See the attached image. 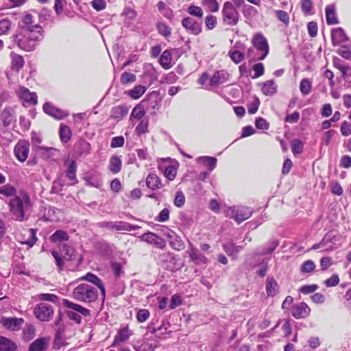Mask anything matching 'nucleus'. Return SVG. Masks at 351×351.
Segmentation results:
<instances>
[{
    "instance_id": "1",
    "label": "nucleus",
    "mask_w": 351,
    "mask_h": 351,
    "mask_svg": "<svg viewBox=\"0 0 351 351\" xmlns=\"http://www.w3.org/2000/svg\"><path fill=\"white\" fill-rule=\"evenodd\" d=\"M37 31L31 32L29 27H19L15 34L10 37V49L17 47L25 51H34L38 42L43 38V30L40 25L35 27Z\"/></svg>"
},
{
    "instance_id": "2",
    "label": "nucleus",
    "mask_w": 351,
    "mask_h": 351,
    "mask_svg": "<svg viewBox=\"0 0 351 351\" xmlns=\"http://www.w3.org/2000/svg\"><path fill=\"white\" fill-rule=\"evenodd\" d=\"M8 205L13 219L19 221L28 219L33 206L29 195L25 191H21L12 197Z\"/></svg>"
},
{
    "instance_id": "3",
    "label": "nucleus",
    "mask_w": 351,
    "mask_h": 351,
    "mask_svg": "<svg viewBox=\"0 0 351 351\" xmlns=\"http://www.w3.org/2000/svg\"><path fill=\"white\" fill-rule=\"evenodd\" d=\"M73 297L86 304L95 302L98 298L97 289L88 283L78 285L73 291Z\"/></svg>"
},
{
    "instance_id": "4",
    "label": "nucleus",
    "mask_w": 351,
    "mask_h": 351,
    "mask_svg": "<svg viewBox=\"0 0 351 351\" xmlns=\"http://www.w3.org/2000/svg\"><path fill=\"white\" fill-rule=\"evenodd\" d=\"M62 304L66 308L71 309V311H66V315L71 320L74 321L77 324H80L82 322L81 315L84 317L90 315V311L88 308L80 304H75L68 299H63Z\"/></svg>"
},
{
    "instance_id": "5",
    "label": "nucleus",
    "mask_w": 351,
    "mask_h": 351,
    "mask_svg": "<svg viewBox=\"0 0 351 351\" xmlns=\"http://www.w3.org/2000/svg\"><path fill=\"white\" fill-rule=\"evenodd\" d=\"M51 253L59 271L62 270L65 261H71L75 257L74 249L67 244L62 245L60 252L52 250Z\"/></svg>"
},
{
    "instance_id": "6",
    "label": "nucleus",
    "mask_w": 351,
    "mask_h": 351,
    "mask_svg": "<svg viewBox=\"0 0 351 351\" xmlns=\"http://www.w3.org/2000/svg\"><path fill=\"white\" fill-rule=\"evenodd\" d=\"M222 16L223 22L228 25L234 26L238 23L239 14L233 3L230 1L224 3Z\"/></svg>"
},
{
    "instance_id": "7",
    "label": "nucleus",
    "mask_w": 351,
    "mask_h": 351,
    "mask_svg": "<svg viewBox=\"0 0 351 351\" xmlns=\"http://www.w3.org/2000/svg\"><path fill=\"white\" fill-rule=\"evenodd\" d=\"M34 313L38 320L49 322L53 317L54 311L51 305L46 303H40L35 306Z\"/></svg>"
},
{
    "instance_id": "8",
    "label": "nucleus",
    "mask_w": 351,
    "mask_h": 351,
    "mask_svg": "<svg viewBox=\"0 0 351 351\" xmlns=\"http://www.w3.org/2000/svg\"><path fill=\"white\" fill-rule=\"evenodd\" d=\"M228 213L239 223L250 218L252 214V210L246 206H234L228 209Z\"/></svg>"
},
{
    "instance_id": "9",
    "label": "nucleus",
    "mask_w": 351,
    "mask_h": 351,
    "mask_svg": "<svg viewBox=\"0 0 351 351\" xmlns=\"http://www.w3.org/2000/svg\"><path fill=\"white\" fill-rule=\"evenodd\" d=\"M252 44L259 53L261 58H266L269 53V45L266 38L261 33H256L252 39Z\"/></svg>"
},
{
    "instance_id": "10",
    "label": "nucleus",
    "mask_w": 351,
    "mask_h": 351,
    "mask_svg": "<svg viewBox=\"0 0 351 351\" xmlns=\"http://www.w3.org/2000/svg\"><path fill=\"white\" fill-rule=\"evenodd\" d=\"M138 239L140 241L152 245L159 249L163 250L166 247L165 241L158 234L150 231H147L142 235L138 236Z\"/></svg>"
},
{
    "instance_id": "11",
    "label": "nucleus",
    "mask_w": 351,
    "mask_h": 351,
    "mask_svg": "<svg viewBox=\"0 0 351 351\" xmlns=\"http://www.w3.org/2000/svg\"><path fill=\"white\" fill-rule=\"evenodd\" d=\"M29 143L25 140H20L15 145L14 154L16 158L21 162H25L29 152Z\"/></svg>"
},
{
    "instance_id": "12",
    "label": "nucleus",
    "mask_w": 351,
    "mask_h": 351,
    "mask_svg": "<svg viewBox=\"0 0 351 351\" xmlns=\"http://www.w3.org/2000/svg\"><path fill=\"white\" fill-rule=\"evenodd\" d=\"M18 95L25 106L36 105L38 102L36 93L31 92L27 88L20 87Z\"/></svg>"
},
{
    "instance_id": "13",
    "label": "nucleus",
    "mask_w": 351,
    "mask_h": 351,
    "mask_svg": "<svg viewBox=\"0 0 351 351\" xmlns=\"http://www.w3.org/2000/svg\"><path fill=\"white\" fill-rule=\"evenodd\" d=\"M43 109L46 114L58 120L62 119L69 115L68 112L57 108L49 102L44 104Z\"/></svg>"
},
{
    "instance_id": "14",
    "label": "nucleus",
    "mask_w": 351,
    "mask_h": 351,
    "mask_svg": "<svg viewBox=\"0 0 351 351\" xmlns=\"http://www.w3.org/2000/svg\"><path fill=\"white\" fill-rule=\"evenodd\" d=\"M0 322L5 328L12 331H17L20 330L23 324L24 319L23 318L3 317Z\"/></svg>"
},
{
    "instance_id": "15",
    "label": "nucleus",
    "mask_w": 351,
    "mask_h": 351,
    "mask_svg": "<svg viewBox=\"0 0 351 351\" xmlns=\"http://www.w3.org/2000/svg\"><path fill=\"white\" fill-rule=\"evenodd\" d=\"M310 311V308L305 302H300L291 307V313L295 319H302L306 317Z\"/></svg>"
},
{
    "instance_id": "16",
    "label": "nucleus",
    "mask_w": 351,
    "mask_h": 351,
    "mask_svg": "<svg viewBox=\"0 0 351 351\" xmlns=\"http://www.w3.org/2000/svg\"><path fill=\"white\" fill-rule=\"evenodd\" d=\"M182 26L194 35H198L202 32L201 24L191 17L184 18L182 21Z\"/></svg>"
},
{
    "instance_id": "17",
    "label": "nucleus",
    "mask_w": 351,
    "mask_h": 351,
    "mask_svg": "<svg viewBox=\"0 0 351 351\" xmlns=\"http://www.w3.org/2000/svg\"><path fill=\"white\" fill-rule=\"evenodd\" d=\"M0 119L5 127L10 125L12 122H15L16 119L14 108L5 107L0 114Z\"/></svg>"
},
{
    "instance_id": "18",
    "label": "nucleus",
    "mask_w": 351,
    "mask_h": 351,
    "mask_svg": "<svg viewBox=\"0 0 351 351\" xmlns=\"http://www.w3.org/2000/svg\"><path fill=\"white\" fill-rule=\"evenodd\" d=\"M132 335L133 332L131 330L129 329L128 326L120 328L114 338V341L112 343V346L115 347L120 343L128 341Z\"/></svg>"
},
{
    "instance_id": "19",
    "label": "nucleus",
    "mask_w": 351,
    "mask_h": 351,
    "mask_svg": "<svg viewBox=\"0 0 351 351\" xmlns=\"http://www.w3.org/2000/svg\"><path fill=\"white\" fill-rule=\"evenodd\" d=\"M49 341V337L38 338L29 345L28 351H47Z\"/></svg>"
},
{
    "instance_id": "20",
    "label": "nucleus",
    "mask_w": 351,
    "mask_h": 351,
    "mask_svg": "<svg viewBox=\"0 0 351 351\" xmlns=\"http://www.w3.org/2000/svg\"><path fill=\"white\" fill-rule=\"evenodd\" d=\"M80 280L88 281L95 285L101 291V293L104 296L106 289L102 280L96 275L93 273L88 272L86 275L82 276Z\"/></svg>"
},
{
    "instance_id": "21",
    "label": "nucleus",
    "mask_w": 351,
    "mask_h": 351,
    "mask_svg": "<svg viewBox=\"0 0 351 351\" xmlns=\"http://www.w3.org/2000/svg\"><path fill=\"white\" fill-rule=\"evenodd\" d=\"M229 79V73L225 70L216 71L210 78V85L215 86L225 83Z\"/></svg>"
},
{
    "instance_id": "22",
    "label": "nucleus",
    "mask_w": 351,
    "mask_h": 351,
    "mask_svg": "<svg viewBox=\"0 0 351 351\" xmlns=\"http://www.w3.org/2000/svg\"><path fill=\"white\" fill-rule=\"evenodd\" d=\"M332 42L333 45H338L348 40L344 30L341 27H337L332 31Z\"/></svg>"
},
{
    "instance_id": "23",
    "label": "nucleus",
    "mask_w": 351,
    "mask_h": 351,
    "mask_svg": "<svg viewBox=\"0 0 351 351\" xmlns=\"http://www.w3.org/2000/svg\"><path fill=\"white\" fill-rule=\"evenodd\" d=\"M25 235L27 237V239H18V241L22 244H26L29 247H32L37 241L36 230L33 228L27 229L25 230Z\"/></svg>"
},
{
    "instance_id": "24",
    "label": "nucleus",
    "mask_w": 351,
    "mask_h": 351,
    "mask_svg": "<svg viewBox=\"0 0 351 351\" xmlns=\"http://www.w3.org/2000/svg\"><path fill=\"white\" fill-rule=\"evenodd\" d=\"M86 184L88 186L99 189L102 186V180L100 174L90 173L84 177Z\"/></svg>"
},
{
    "instance_id": "25",
    "label": "nucleus",
    "mask_w": 351,
    "mask_h": 351,
    "mask_svg": "<svg viewBox=\"0 0 351 351\" xmlns=\"http://www.w3.org/2000/svg\"><path fill=\"white\" fill-rule=\"evenodd\" d=\"M187 253L189 254L191 259L194 262L206 264L208 261L207 258L203 255L198 249L193 247L191 245L188 249Z\"/></svg>"
},
{
    "instance_id": "26",
    "label": "nucleus",
    "mask_w": 351,
    "mask_h": 351,
    "mask_svg": "<svg viewBox=\"0 0 351 351\" xmlns=\"http://www.w3.org/2000/svg\"><path fill=\"white\" fill-rule=\"evenodd\" d=\"M146 185L152 191L160 189L162 186L160 179L156 173H150L147 176Z\"/></svg>"
},
{
    "instance_id": "27",
    "label": "nucleus",
    "mask_w": 351,
    "mask_h": 351,
    "mask_svg": "<svg viewBox=\"0 0 351 351\" xmlns=\"http://www.w3.org/2000/svg\"><path fill=\"white\" fill-rule=\"evenodd\" d=\"M77 165L75 161L72 160L68 166L66 171V176L71 181L69 185H75L77 183V179L76 177Z\"/></svg>"
},
{
    "instance_id": "28",
    "label": "nucleus",
    "mask_w": 351,
    "mask_h": 351,
    "mask_svg": "<svg viewBox=\"0 0 351 351\" xmlns=\"http://www.w3.org/2000/svg\"><path fill=\"white\" fill-rule=\"evenodd\" d=\"M326 19L328 25H335L339 23L336 14L335 6L330 4L326 8Z\"/></svg>"
},
{
    "instance_id": "29",
    "label": "nucleus",
    "mask_w": 351,
    "mask_h": 351,
    "mask_svg": "<svg viewBox=\"0 0 351 351\" xmlns=\"http://www.w3.org/2000/svg\"><path fill=\"white\" fill-rule=\"evenodd\" d=\"M128 113V108L125 106H117L111 110V118L117 121L121 120Z\"/></svg>"
},
{
    "instance_id": "30",
    "label": "nucleus",
    "mask_w": 351,
    "mask_h": 351,
    "mask_svg": "<svg viewBox=\"0 0 351 351\" xmlns=\"http://www.w3.org/2000/svg\"><path fill=\"white\" fill-rule=\"evenodd\" d=\"M0 351H17V346L10 339L0 336Z\"/></svg>"
},
{
    "instance_id": "31",
    "label": "nucleus",
    "mask_w": 351,
    "mask_h": 351,
    "mask_svg": "<svg viewBox=\"0 0 351 351\" xmlns=\"http://www.w3.org/2000/svg\"><path fill=\"white\" fill-rule=\"evenodd\" d=\"M16 195V189L14 186L7 184L0 186L1 199H3V197H14Z\"/></svg>"
},
{
    "instance_id": "32",
    "label": "nucleus",
    "mask_w": 351,
    "mask_h": 351,
    "mask_svg": "<svg viewBox=\"0 0 351 351\" xmlns=\"http://www.w3.org/2000/svg\"><path fill=\"white\" fill-rule=\"evenodd\" d=\"M261 90L264 95L272 96L277 92V85L274 80H268L263 84Z\"/></svg>"
},
{
    "instance_id": "33",
    "label": "nucleus",
    "mask_w": 351,
    "mask_h": 351,
    "mask_svg": "<svg viewBox=\"0 0 351 351\" xmlns=\"http://www.w3.org/2000/svg\"><path fill=\"white\" fill-rule=\"evenodd\" d=\"M222 247L225 252L229 256H236L237 253L241 250V246L236 245L235 243L232 241L224 243L222 245Z\"/></svg>"
},
{
    "instance_id": "34",
    "label": "nucleus",
    "mask_w": 351,
    "mask_h": 351,
    "mask_svg": "<svg viewBox=\"0 0 351 351\" xmlns=\"http://www.w3.org/2000/svg\"><path fill=\"white\" fill-rule=\"evenodd\" d=\"M197 162H202L207 167L208 170L213 171L217 165V158L211 156H200L197 159Z\"/></svg>"
},
{
    "instance_id": "35",
    "label": "nucleus",
    "mask_w": 351,
    "mask_h": 351,
    "mask_svg": "<svg viewBox=\"0 0 351 351\" xmlns=\"http://www.w3.org/2000/svg\"><path fill=\"white\" fill-rule=\"evenodd\" d=\"M121 160L117 156H112L110 158L108 169L114 174L119 173L121 169Z\"/></svg>"
},
{
    "instance_id": "36",
    "label": "nucleus",
    "mask_w": 351,
    "mask_h": 351,
    "mask_svg": "<svg viewBox=\"0 0 351 351\" xmlns=\"http://www.w3.org/2000/svg\"><path fill=\"white\" fill-rule=\"evenodd\" d=\"M69 239L68 233L62 230H58L49 237V240L53 243L66 241Z\"/></svg>"
},
{
    "instance_id": "37",
    "label": "nucleus",
    "mask_w": 351,
    "mask_h": 351,
    "mask_svg": "<svg viewBox=\"0 0 351 351\" xmlns=\"http://www.w3.org/2000/svg\"><path fill=\"white\" fill-rule=\"evenodd\" d=\"M10 56L12 58V69L19 71L24 65L23 57L14 53H11Z\"/></svg>"
},
{
    "instance_id": "38",
    "label": "nucleus",
    "mask_w": 351,
    "mask_h": 351,
    "mask_svg": "<svg viewBox=\"0 0 351 351\" xmlns=\"http://www.w3.org/2000/svg\"><path fill=\"white\" fill-rule=\"evenodd\" d=\"M141 227L138 225H132L125 221L115 222L114 230L117 231H132L139 229Z\"/></svg>"
},
{
    "instance_id": "39",
    "label": "nucleus",
    "mask_w": 351,
    "mask_h": 351,
    "mask_svg": "<svg viewBox=\"0 0 351 351\" xmlns=\"http://www.w3.org/2000/svg\"><path fill=\"white\" fill-rule=\"evenodd\" d=\"M147 88L145 86L137 85L128 92V96L134 99H139L146 91Z\"/></svg>"
},
{
    "instance_id": "40",
    "label": "nucleus",
    "mask_w": 351,
    "mask_h": 351,
    "mask_svg": "<svg viewBox=\"0 0 351 351\" xmlns=\"http://www.w3.org/2000/svg\"><path fill=\"white\" fill-rule=\"evenodd\" d=\"M277 287L278 284L273 277L267 278L265 288L267 294L269 296H274L276 294Z\"/></svg>"
},
{
    "instance_id": "41",
    "label": "nucleus",
    "mask_w": 351,
    "mask_h": 351,
    "mask_svg": "<svg viewBox=\"0 0 351 351\" xmlns=\"http://www.w3.org/2000/svg\"><path fill=\"white\" fill-rule=\"evenodd\" d=\"M171 53L169 50L162 52L160 57V64L165 69H168L171 67Z\"/></svg>"
},
{
    "instance_id": "42",
    "label": "nucleus",
    "mask_w": 351,
    "mask_h": 351,
    "mask_svg": "<svg viewBox=\"0 0 351 351\" xmlns=\"http://www.w3.org/2000/svg\"><path fill=\"white\" fill-rule=\"evenodd\" d=\"M60 141L63 143H67L71 137V130L67 125L61 124L59 130Z\"/></svg>"
},
{
    "instance_id": "43",
    "label": "nucleus",
    "mask_w": 351,
    "mask_h": 351,
    "mask_svg": "<svg viewBox=\"0 0 351 351\" xmlns=\"http://www.w3.org/2000/svg\"><path fill=\"white\" fill-rule=\"evenodd\" d=\"M245 56L250 62L263 60L265 58H261V53H259L254 47L247 49Z\"/></svg>"
},
{
    "instance_id": "44",
    "label": "nucleus",
    "mask_w": 351,
    "mask_h": 351,
    "mask_svg": "<svg viewBox=\"0 0 351 351\" xmlns=\"http://www.w3.org/2000/svg\"><path fill=\"white\" fill-rule=\"evenodd\" d=\"M22 25H19V27H29L30 29L31 32L37 31V28L35 27L38 25H32L33 23V16L30 14H25L22 20Z\"/></svg>"
},
{
    "instance_id": "45",
    "label": "nucleus",
    "mask_w": 351,
    "mask_h": 351,
    "mask_svg": "<svg viewBox=\"0 0 351 351\" xmlns=\"http://www.w3.org/2000/svg\"><path fill=\"white\" fill-rule=\"evenodd\" d=\"M169 241L170 246L177 251H180L184 247V242L177 234L173 238H171Z\"/></svg>"
},
{
    "instance_id": "46",
    "label": "nucleus",
    "mask_w": 351,
    "mask_h": 351,
    "mask_svg": "<svg viewBox=\"0 0 351 351\" xmlns=\"http://www.w3.org/2000/svg\"><path fill=\"white\" fill-rule=\"evenodd\" d=\"M312 83L308 78H304L300 84V90L303 95H308L311 92Z\"/></svg>"
},
{
    "instance_id": "47",
    "label": "nucleus",
    "mask_w": 351,
    "mask_h": 351,
    "mask_svg": "<svg viewBox=\"0 0 351 351\" xmlns=\"http://www.w3.org/2000/svg\"><path fill=\"white\" fill-rule=\"evenodd\" d=\"M279 243L277 240H271L270 241L266 246L263 247L262 251L260 252V254L263 256L266 254H269L272 253L275 249L278 246Z\"/></svg>"
},
{
    "instance_id": "48",
    "label": "nucleus",
    "mask_w": 351,
    "mask_h": 351,
    "mask_svg": "<svg viewBox=\"0 0 351 351\" xmlns=\"http://www.w3.org/2000/svg\"><path fill=\"white\" fill-rule=\"evenodd\" d=\"M145 114V110L141 104L136 105L132 110L130 117H133L138 120L143 119Z\"/></svg>"
},
{
    "instance_id": "49",
    "label": "nucleus",
    "mask_w": 351,
    "mask_h": 351,
    "mask_svg": "<svg viewBox=\"0 0 351 351\" xmlns=\"http://www.w3.org/2000/svg\"><path fill=\"white\" fill-rule=\"evenodd\" d=\"M12 27V21L8 19H3L0 21V36L6 35Z\"/></svg>"
},
{
    "instance_id": "50",
    "label": "nucleus",
    "mask_w": 351,
    "mask_h": 351,
    "mask_svg": "<svg viewBox=\"0 0 351 351\" xmlns=\"http://www.w3.org/2000/svg\"><path fill=\"white\" fill-rule=\"evenodd\" d=\"M135 132L138 136L148 132V120L141 119L135 128Z\"/></svg>"
},
{
    "instance_id": "51",
    "label": "nucleus",
    "mask_w": 351,
    "mask_h": 351,
    "mask_svg": "<svg viewBox=\"0 0 351 351\" xmlns=\"http://www.w3.org/2000/svg\"><path fill=\"white\" fill-rule=\"evenodd\" d=\"M301 10L304 15L313 14V1L312 0H301Z\"/></svg>"
},
{
    "instance_id": "52",
    "label": "nucleus",
    "mask_w": 351,
    "mask_h": 351,
    "mask_svg": "<svg viewBox=\"0 0 351 351\" xmlns=\"http://www.w3.org/2000/svg\"><path fill=\"white\" fill-rule=\"evenodd\" d=\"M136 77L134 73L130 72H123L120 78L121 84L123 85L132 83L136 81Z\"/></svg>"
},
{
    "instance_id": "53",
    "label": "nucleus",
    "mask_w": 351,
    "mask_h": 351,
    "mask_svg": "<svg viewBox=\"0 0 351 351\" xmlns=\"http://www.w3.org/2000/svg\"><path fill=\"white\" fill-rule=\"evenodd\" d=\"M64 183L61 178H58L53 182L52 187L51 189V193L60 194L62 191Z\"/></svg>"
},
{
    "instance_id": "54",
    "label": "nucleus",
    "mask_w": 351,
    "mask_h": 351,
    "mask_svg": "<svg viewBox=\"0 0 351 351\" xmlns=\"http://www.w3.org/2000/svg\"><path fill=\"white\" fill-rule=\"evenodd\" d=\"M157 29L160 34L165 37H169L171 34V28L167 24L160 22L156 25Z\"/></svg>"
},
{
    "instance_id": "55",
    "label": "nucleus",
    "mask_w": 351,
    "mask_h": 351,
    "mask_svg": "<svg viewBox=\"0 0 351 351\" xmlns=\"http://www.w3.org/2000/svg\"><path fill=\"white\" fill-rule=\"evenodd\" d=\"M277 19L283 23L287 27L289 25V16L288 13L284 10H278L275 11Z\"/></svg>"
},
{
    "instance_id": "56",
    "label": "nucleus",
    "mask_w": 351,
    "mask_h": 351,
    "mask_svg": "<svg viewBox=\"0 0 351 351\" xmlns=\"http://www.w3.org/2000/svg\"><path fill=\"white\" fill-rule=\"evenodd\" d=\"M203 6L209 11L215 12L219 10V4L217 0H202Z\"/></svg>"
},
{
    "instance_id": "57",
    "label": "nucleus",
    "mask_w": 351,
    "mask_h": 351,
    "mask_svg": "<svg viewBox=\"0 0 351 351\" xmlns=\"http://www.w3.org/2000/svg\"><path fill=\"white\" fill-rule=\"evenodd\" d=\"M230 59L236 64H239L244 59V54L238 50H230L229 51Z\"/></svg>"
},
{
    "instance_id": "58",
    "label": "nucleus",
    "mask_w": 351,
    "mask_h": 351,
    "mask_svg": "<svg viewBox=\"0 0 351 351\" xmlns=\"http://www.w3.org/2000/svg\"><path fill=\"white\" fill-rule=\"evenodd\" d=\"M315 268V264L314 262L311 260H308L302 264L300 267V271L302 273H310L312 272Z\"/></svg>"
},
{
    "instance_id": "59",
    "label": "nucleus",
    "mask_w": 351,
    "mask_h": 351,
    "mask_svg": "<svg viewBox=\"0 0 351 351\" xmlns=\"http://www.w3.org/2000/svg\"><path fill=\"white\" fill-rule=\"evenodd\" d=\"M185 196L182 191L176 192V197L173 200L174 205L178 208H181L184 205Z\"/></svg>"
},
{
    "instance_id": "60",
    "label": "nucleus",
    "mask_w": 351,
    "mask_h": 351,
    "mask_svg": "<svg viewBox=\"0 0 351 351\" xmlns=\"http://www.w3.org/2000/svg\"><path fill=\"white\" fill-rule=\"evenodd\" d=\"M23 338L29 341L32 339L35 335V328L32 325H28L23 331Z\"/></svg>"
},
{
    "instance_id": "61",
    "label": "nucleus",
    "mask_w": 351,
    "mask_h": 351,
    "mask_svg": "<svg viewBox=\"0 0 351 351\" xmlns=\"http://www.w3.org/2000/svg\"><path fill=\"white\" fill-rule=\"evenodd\" d=\"M187 11L190 15L193 16L202 18L203 16V10L199 6L191 5L189 7Z\"/></svg>"
},
{
    "instance_id": "62",
    "label": "nucleus",
    "mask_w": 351,
    "mask_h": 351,
    "mask_svg": "<svg viewBox=\"0 0 351 351\" xmlns=\"http://www.w3.org/2000/svg\"><path fill=\"white\" fill-rule=\"evenodd\" d=\"M150 313L147 309H140L136 314L137 321L140 323L145 322L149 317Z\"/></svg>"
},
{
    "instance_id": "63",
    "label": "nucleus",
    "mask_w": 351,
    "mask_h": 351,
    "mask_svg": "<svg viewBox=\"0 0 351 351\" xmlns=\"http://www.w3.org/2000/svg\"><path fill=\"white\" fill-rule=\"evenodd\" d=\"M176 173H177L176 169L173 166H171V165L168 166L164 171L165 176L169 181H172L175 179Z\"/></svg>"
},
{
    "instance_id": "64",
    "label": "nucleus",
    "mask_w": 351,
    "mask_h": 351,
    "mask_svg": "<svg viewBox=\"0 0 351 351\" xmlns=\"http://www.w3.org/2000/svg\"><path fill=\"white\" fill-rule=\"evenodd\" d=\"M340 131L343 136H350L351 134V123L347 121H343L340 128Z\"/></svg>"
}]
</instances>
